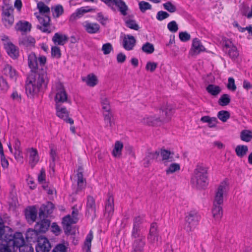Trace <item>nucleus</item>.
<instances>
[{"instance_id":"obj_1","label":"nucleus","mask_w":252,"mask_h":252,"mask_svg":"<svg viewBox=\"0 0 252 252\" xmlns=\"http://www.w3.org/2000/svg\"><path fill=\"white\" fill-rule=\"evenodd\" d=\"M49 79L46 70L42 69L37 73L30 75L27 78L26 84V92L29 97H33L37 94L43 88L46 87Z\"/></svg>"},{"instance_id":"obj_2","label":"nucleus","mask_w":252,"mask_h":252,"mask_svg":"<svg viewBox=\"0 0 252 252\" xmlns=\"http://www.w3.org/2000/svg\"><path fill=\"white\" fill-rule=\"evenodd\" d=\"M142 218L140 217L134 218L131 232V238L132 240L131 252H144L146 245V237L142 231Z\"/></svg>"},{"instance_id":"obj_3","label":"nucleus","mask_w":252,"mask_h":252,"mask_svg":"<svg viewBox=\"0 0 252 252\" xmlns=\"http://www.w3.org/2000/svg\"><path fill=\"white\" fill-rule=\"evenodd\" d=\"M208 168L203 164H198L191 177V183L197 188H203L207 185Z\"/></svg>"},{"instance_id":"obj_4","label":"nucleus","mask_w":252,"mask_h":252,"mask_svg":"<svg viewBox=\"0 0 252 252\" xmlns=\"http://www.w3.org/2000/svg\"><path fill=\"white\" fill-rule=\"evenodd\" d=\"M4 233V226L2 220L0 218V252H12L15 251V245L10 244V241H15V234L13 235H6L5 239L2 240V236Z\"/></svg>"},{"instance_id":"obj_5","label":"nucleus","mask_w":252,"mask_h":252,"mask_svg":"<svg viewBox=\"0 0 252 252\" xmlns=\"http://www.w3.org/2000/svg\"><path fill=\"white\" fill-rule=\"evenodd\" d=\"M46 63V58L45 56H41L37 58L35 53L32 52L28 55V66L34 73H37L41 71L42 69H44L43 67Z\"/></svg>"},{"instance_id":"obj_6","label":"nucleus","mask_w":252,"mask_h":252,"mask_svg":"<svg viewBox=\"0 0 252 252\" xmlns=\"http://www.w3.org/2000/svg\"><path fill=\"white\" fill-rule=\"evenodd\" d=\"M52 93L55 94V104H62L67 102L70 103L71 101L68 97V94L62 83L56 82L52 87Z\"/></svg>"},{"instance_id":"obj_7","label":"nucleus","mask_w":252,"mask_h":252,"mask_svg":"<svg viewBox=\"0 0 252 252\" xmlns=\"http://www.w3.org/2000/svg\"><path fill=\"white\" fill-rule=\"evenodd\" d=\"M201 218L198 213L191 210L186 214L185 217V229L188 232L193 231L198 225Z\"/></svg>"},{"instance_id":"obj_8","label":"nucleus","mask_w":252,"mask_h":252,"mask_svg":"<svg viewBox=\"0 0 252 252\" xmlns=\"http://www.w3.org/2000/svg\"><path fill=\"white\" fill-rule=\"evenodd\" d=\"M228 190L227 183L226 181L221 182L215 190L213 204L222 205L224 198L226 195Z\"/></svg>"},{"instance_id":"obj_9","label":"nucleus","mask_w":252,"mask_h":252,"mask_svg":"<svg viewBox=\"0 0 252 252\" xmlns=\"http://www.w3.org/2000/svg\"><path fill=\"white\" fill-rule=\"evenodd\" d=\"M10 244L15 245V251L19 249L20 252H33V248L31 245L25 244V240L21 232L15 233V241H10Z\"/></svg>"},{"instance_id":"obj_10","label":"nucleus","mask_w":252,"mask_h":252,"mask_svg":"<svg viewBox=\"0 0 252 252\" xmlns=\"http://www.w3.org/2000/svg\"><path fill=\"white\" fill-rule=\"evenodd\" d=\"M157 228L158 226L156 223H152L147 236L149 242L151 244L156 246H158L161 244V239L158 236Z\"/></svg>"},{"instance_id":"obj_11","label":"nucleus","mask_w":252,"mask_h":252,"mask_svg":"<svg viewBox=\"0 0 252 252\" xmlns=\"http://www.w3.org/2000/svg\"><path fill=\"white\" fill-rule=\"evenodd\" d=\"M56 115L60 118L63 120L66 123L71 125L73 124L74 121L71 118H68L69 111L62 104H55Z\"/></svg>"},{"instance_id":"obj_12","label":"nucleus","mask_w":252,"mask_h":252,"mask_svg":"<svg viewBox=\"0 0 252 252\" xmlns=\"http://www.w3.org/2000/svg\"><path fill=\"white\" fill-rule=\"evenodd\" d=\"M40 25L37 26V28L43 32L50 33L49 30L50 18L48 15L41 14L36 15Z\"/></svg>"},{"instance_id":"obj_13","label":"nucleus","mask_w":252,"mask_h":252,"mask_svg":"<svg viewBox=\"0 0 252 252\" xmlns=\"http://www.w3.org/2000/svg\"><path fill=\"white\" fill-rule=\"evenodd\" d=\"M2 20L5 27L10 28L13 24L14 18L13 9L11 8L4 9L2 12Z\"/></svg>"},{"instance_id":"obj_14","label":"nucleus","mask_w":252,"mask_h":252,"mask_svg":"<svg viewBox=\"0 0 252 252\" xmlns=\"http://www.w3.org/2000/svg\"><path fill=\"white\" fill-rule=\"evenodd\" d=\"M50 225L49 220L47 219L41 220L36 223L33 230H30L28 231L27 235L28 236L30 232H34L36 235L39 233H44L48 229Z\"/></svg>"},{"instance_id":"obj_15","label":"nucleus","mask_w":252,"mask_h":252,"mask_svg":"<svg viewBox=\"0 0 252 252\" xmlns=\"http://www.w3.org/2000/svg\"><path fill=\"white\" fill-rule=\"evenodd\" d=\"M96 204L94 198L90 195L87 197L86 204V215L92 217L93 219L95 217Z\"/></svg>"},{"instance_id":"obj_16","label":"nucleus","mask_w":252,"mask_h":252,"mask_svg":"<svg viewBox=\"0 0 252 252\" xmlns=\"http://www.w3.org/2000/svg\"><path fill=\"white\" fill-rule=\"evenodd\" d=\"M205 48L202 45L200 40L198 38H194L192 40L191 48L189 51V54L191 56L198 55L201 52L205 51Z\"/></svg>"},{"instance_id":"obj_17","label":"nucleus","mask_w":252,"mask_h":252,"mask_svg":"<svg viewBox=\"0 0 252 252\" xmlns=\"http://www.w3.org/2000/svg\"><path fill=\"white\" fill-rule=\"evenodd\" d=\"M114 211V198L110 193H108L105 202V215L107 218H110L113 214Z\"/></svg>"},{"instance_id":"obj_18","label":"nucleus","mask_w":252,"mask_h":252,"mask_svg":"<svg viewBox=\"0 0 252 252\" xmlns=\"http://www.w3.org/2000/svg\"><path fill=\"white\" fill-rule=\"evenodd\" d=\"M136 39L132 35H125L122 41V45L127 51L132 50L135 45Z\"/></svg>"},{"instance_id":"obj_19","label":"nucleus","mask_w":252,"mask_h":252,"mask_svg":"<svg viewBox=\"0 0 252 252\" xmlns=\"http://www.w3.org/2000/svg\"><path fill=\"white\" fill-rule=\"evenodd\" d=\"M51 248L50 244L47 238L41 237L38 240L36 247V252H49Z\"/></svg>"},{"instance_id":"obj_20","label":"nucleus","mask_w":252,"mask_h":252,"mask_svg":"<svg viewBox=\"0 0 252 252\" xmlns=\"http://www.w3.org/2000/svg\"><path fill=\"white\" fill-rule=\"evenodd\" d=\"M161 111L162 114L159 118L160 122L167 121L172 114L173 108L171 105L166 104L162 107Z\"/></svg>"},{"instance_id":"obj_21","label":"nucleus","mask_w":252,"mask_h":252,"mask_svg":"<svg viewBox=\"0 0 252 252\" xmlns=\"http://www.w3.org/2000/svg\"><path fill=\"white\" fill-rule=\"evenodd\" d=\"M4 48L8 55L13 59H16L19 56L18 49L11 42L8 41L4 43Z\"/></svg>"},{"instance_id":"obj_22","label":"nucleus","mask_w":252,"mask_h":252,"mask_svg":"<svg viewBox=\"0 0 252 252\" xmlns=\"http://www.w3.org/2000/svg\"><path fill=\"white\" fill-rule=\"evenodd\" d=\"M212 214L215 220L219 222L223 215V210L222 205L213 204Z\"/></svg>"},{"instance_id":"obj_23","label":"nucleus","mask_w":252,"mask_h":252,"mask_svg":"<svg viewBox=\"0 0 252 252\" xmlns=\"http://www.w3.org/2000/svg\"><path fill=\"white\" fill-rule=\"evenodd\" d=\"M160 155L162 158L163 163L166 165L168 162H172L174 160L173 156L174 153L165 149L160 150Z\"/></svg>"},{"instance_id":"obj_24","label":"nucleus","mask_w":252,"mask_h":252,"mask_svg":"<svg viewBox=\"0 0 252 252\" xmlns=\"http://www.w3.org/2000/svg\"><path fill=\"white\" fill-rule=\"evenodd\" d=\"M68 38L65 34L60 32L56 33L52 37V41L55 44L58 45H63L68 41Z\"/></svg>"},{"instance_id":"obj_25","label":"nucleus","mask_w":252,"mask_h":252,"mask_svg":"<svg viewBox=\"0 0 252 252\" xmlns=\"http://www.w3.org/2000/svg\"><path fill=\"white\" fill-rule=\"evenodd\" d=\"M31 28V24L26 21H19L15 25L16 30L22 32H30Z\"/></svg>"},{"instance_id":"obj_26","label":"nucleus","mask_w":252,"mask_h":252,"mask_svg":"<svg viewBox=\"0 0 252 252\" xmlns=\"http://www.w3.org/2000/svg\"><path fill=\"white\" fill-rule=\"evenodd\" d=\"M35 39L31 36L23 35L19 39V43L20 45L27 47L34 46Z\"/></svg>"},{"instance_id":"obj_27","label":"nucleus","mask_w":252,"mask_h":252,"mask_svg":"<svg viewBox=\"0 0 252 252\" xmlns=\"http://www.w3.org/2000/svg\"><path fill=\"white\" fill-rule=\"evenodd\" d=\"M29 163L32 167L39 161V156L37 150L34 148H31L29 150Z\"/></svg>"},{"instance_id":"obj_28","label":"nucleus","mask_w":252,"mask_h":252,"mask_svg":"<svg viewBox=\"0 0 252 252\" xmlns=\"http://www.w3.org/2000/svg\"><path fill=\"white\" fill-rule=\"evenodd\" d=\"M159 155V152L156 151L154 152H148L147 153L145 158L144 159L143 165L144 167H148L151 163L153 159L157 158Z\"/></svg>"},{"instance_id":"obj_29","label":"nucleus","mask_w":252,"mask_h":252,"mask_svg":"<svg viewBox=\"0 0 252 252\" xmlns=\"http://www.w3.org/2000/svg\"><path fill=\"white\" fill-rule=\"evenodd\" d=\"M92 10V9L89 8V7H82L80 8H78L76 10L75 13H73L71 15L70 19L71 20L74 21L76 19L82 17L85 13L91 12Z\"/></svg>"},{"instance_id":"obj_30","label":"nucleus","mask_w":252,"mask_h":252,"mask_svg":"<svg viewBox=\"0 0 252 252\" xmlns=\"http://www.w3.org/2000/svg\"><path fill=\"white\" fill-rule=\"evenodd\" d=\"M82 81L91 87H94L98 83L97 77L94 74H89L86 77L82 78Z\"/></svg>"},{"instance_id":"obj_31","label":"nucleus","mask_w":252,"mask_h":252,"mask_svg":"<svg viewBox=\"0 0 252 252\" xmlns=\"http://www.w3.org/2000/svg\"><path fill=\"white\" fill-rule=\"evenodd\" d=\"M200 121L204 123H207L208 126L210 128H213L217 126L218 121L216 117H211L209 116H205L201 117Z\"/></svg>"},{"instance_id":"obj_32","label":"nucleus","mask_w":252,"mask_h":252,"mask_svg":"<svg viewBox=\"0 0 252 252\" xmlns=\"http://www.w3.org/2000/svg\"><path fill=\"white\" fill-rule=\"evenodd\" d=\"M3 73L8 76L10 78L15 80L17 76V72L15 69L8 64H6L3 69Z\"/></svg>"},{"instance_id":"obj_33","label":"nucleus","mask_w":252,"mask_h":252,"mask_svg":"<svg viewBox=\"0 0 252 252\" xmlns=\"http://www.w3.org/2000/svg\"><path fill=\"white\" fill-rule=\"evenodd\" d=\"M86 31L89 33H95L100 29L98 24L96 23H86L84 26Z\"/></svg>"},{"instance_id":"obj_34","label":"nucleus","mask_w":252,"mask_h":252,"mask_svg":"<svg viewBox=\"0 0 252 252\" xmlns=\"http://www.w3.org/2000/svg\"><path fill=\"white\" fill-rule=\"evenodd\" d=\"M123 148V144L119 141L115 142L114 148L112 151V155L115 158H120L122 155V151Z\"/></svg>"},{"instance_id":"obj_35","label":"nucleus","mask_w":252,"mask_h":252,"mask_svg":"<svg viewBox=\"0 0 252 252\" xmlns=\"http://www.w3.org/2000/svg\"><path fill=\"white\" fill-rule=\"evenodd\" d=\"M82 168L80 167L78 169V172L77 173V178H78V182H77V191H78L79 190H82L83 189L85 188L86 187V183L83 178V175L82 173Z\"/></svg>"},{"instance_id":"obj_36","label":"nucleus","mask_w":252,"mask_h":252,"mask_svg":"<svg viewBox=\"0 0 252 252\" xmlns=\"http://www.w3.org/2000/svg\"><path fill=\"white\" fill-rule=\"evenodd\" d=\"M206 91L212 95L216 96L221 91L220 87L213 84H210L206 87Z\"/></svg>"},{"instance_id":"obj_37","label":"nucleus","mask_w":252,"mask_h":252,"mask_svg":"<svg viewBox=\"0 0 252 252\" xmlns=\"http://www.w3.org/2000/svg\"><path fill=\"white\" fill-rule=\"evenodd\" d=\"M235 151L236 155L239 158L245 156L248 152V147L246 145H239L236 146Z\"/></svg>"},{"instance_id":"obj_38","label":"nucleus","mask_w":252,"mask_h":252,"mask_svg":"<svg viewBox=\"0 0 252 252\" xmlns=\"http://www.w3.org/2000/svg\"><path fill=\"white\" fill-rule=\"evenodd\" d=\"M54 208V205L51 202H48L47 205L44 207V209L41 208L39 212V216L41 219L44 217V213L46 212L47 214L52 213Z\"/></svg>"},{"instance_id":"obj_39","label":"nucleus","mask_w":252,"mask_h":252,"mask_svg":"<svg viewBox=\"0 0 252 252\" xmlns=\"http://www.w3.org/2000/svg\"><path fill=\"white\" fill-rule=\"evenodd\" d=\"M114 5L118 7L122 15L124 16L127 15L128 7L124 1L122 0H117Z\"/></svg>"},{"instance_id":"obj_40","label":"nucleus","mask_w":252,"mask_h":252,"mask_svg":"<svg viewBox=\"0 0 252 252\" xmlns=\"http://www.w3.org/2000/svg\"><path fill=\"white\" fill-rule=\"evenodd\" d=\"M221 43L224 51H227V50L236 45L235 42L232 39H229L226 37H222Z\"/></svg>"},{"instance_id":"obj_41","label":"nucleus","mask_w":252,"mask_h":252,"mask_svg":"<svg viewBox=\"0 0 252 252\" xmlns=\"http://www.w3.org/2000/svg\"><path fill=\"white\" fill-rule=\"evenodd\" d=\"M141 122L148 125H158L160 122L159 118H155L152 116H146L143 118Z\"/></svg>"},{"instance_id":"obj_42","label":"nucleus","mask_w":252,"mask_h":252,"mask_svg":"<svg viewBox=\"0 0 252 252\" xmlns=\"http://www.w3.org/2000/svg\"><path fill=\"white\" fill-rule=\"evenodd\" d=\"M103 116L105 127H112L113 125L114 124V122L112 120V114L110 112V111H109L108 112L104 113Z\"/></svg>"},{"instance_id":"obj_43","label":"nucleus","mask_w":252,"mask_h":252,"mask_svg":"<svg viewBox=\"0 0 252 252\" xmlns=\"http://www.w3.org/2000/svg\"><path fill=\"white\" fill-rule=\"evenodd\" d=\"M100 102L102 108L105 112H108L110 111L109 100L105 95H101L100 98Z\"/></svg>"},{"instance_id":"obj_44","label":"nucleus","mask_w":252,"mask_h":252,"mask_svg":"<svg viewBox=\"0 0 252 252\" xmlns=\"http://www.w3.org/2000/svg\"><path fill=\"white\" fill-rule=\"evenodd\" d=\"M26 218L29 221H31L32 222L34 221L37 217V211L34 207L31 208L30 210L26 212Z\"/></svg>"},{"instance_id":"obj_45","label":"nucleus","mask_w":252,"mask_h":252,"mask_svg":"<svg viewBox=\"0 0 252 252\" xmlns=\"http://www.w3.org/2000/svg\"><path fill=\"white\" fill-rule=\"evenodd\" d=\"M63 8L60 4L57 5L52 7L53 16L54 18H58L63 13Z\"/></svg>"},{"instance_id":"obj_46","label":"nucleus","mask_w":252,"mask_h":252,"mask_svg":"<svg viewBox=\"0 0 252 252\" xmlns=\"http://www.w3.org/2000/svg\"><path fill=\"white\" fill-rule=\"evenodd\" d=\"M93 238V232L91 230L87 235L84 243V249L86 248V252H90L91 248V242Z\"/></svg>"},{"instance_id":"obj_47","label":"nucleus","mask_w":252,"mask_h":252,"mask_svg":"<svg viewBox=\"0 0 252 252\" xmlns=\"http://www.w3.org/2000/svg\"><path fill=\"white\" fill-rule=\"evenodd\" d=\"M232 59H236L239 56V51L236 45L225 51Z\"/></svg>"},{"instance_id":"obj_48","label":"nucleus","mask_w":252,"mask_h":252,"mask_svg":"<svg viewBox=\"0 0 252 252\" xmlns=\"http://www.w3.org/2000/svg\"><path fill=\"white\" fill-rule=\"evenodd\" d=\"M241 12L243 15L246 16L248 18H252V5L250 9L249 6L243 5L241 8Z\"/></svg>"},{"instance_id":"obj_49","label":"nucleus","mask_w":252,"mask_h":252,"mask_svg":"<svg viewBox=\"0 0 252 252\" xmlns=\"http://www.w3.org/2000/svg\"><path fill=\"white\" fill-rule=\"evenodd\" d=\"M180 169V164L177 163H173L169 166V167L166 169L165 172L167 175H169L179 171Z\"/></svg>"},{"instance_id":"obj_50","label":"nucleus","mask_w":252,"mask_h":252,"mask_svg":"<svg viewBox=\"0 0 252 252\" xmlns=\"http://www.w3.org/2000/svg\"><path fill=\"white\" fill-rule=\"evenodd\" d=\"M241 139L244 141L250 142L252 139V132L248 130H243L241 133Z\"/></svg>"},{"instance_id":"obj_51","label":"nucleus","mask_w":252,"mask_h":252,"mask_svg":"<svg viewBox=\"0 0 252 252\" xmlns=\"http://www.w3.org/2000/svg\"><path fill=\"white\" fill-rule=\"evenodd\" d=\"M37 8L40 13V15H48L50 12L49 7L46 5L43 2H39L37 3Z\"/></svg>"},{"instance_id":"obj_52","label":"nucleus","mask_w":252,"mask_h":252,"mask_svg":"<svg viewBox=\"0 0 252 252\" xmlns=\"http://www.w3.org/2000/svg\"><path fill=\"white\" fill-rule=\"evenodd\" d=\"M230 102V96L227 94H223L220 97L218 103L220 105L224 106L227 105Z\"/></svg>"},{"instance_id":"obj_53","label":"nucleus","mask_w":252,"mask_h":252,"mask_svg":"<svg viewBox=\"0 0 252 252\" xmlns=\"http://www.w3.org/2000/svg\"><path fill=\"white\" fill-rule=\"evenodd\" d=\"M217 116L220 121L224 123L230 118V114L227 111L221 110L218 112Z\"/></svg>"},{"instance_id":"obj_54","label":"nucleus","mask_w":252,"mask_h":252,"mask_svg":"<svg viewBox=\"0 0 252 252\" xmlns=\"http://www.w3.org/2000/svg\"><path fill=\"white\" fill-rule=\"evenodd\" d=\"M142 50L144 53L150 54L154 52L155 48L152 44L149 42H146L145 44L143 45Z\"/></svg>"},{"instance_id":"obj_55","label":"nucleus","mask_w":252,"mask_h":252,"mask_svg":"<svg viewBox=\"0 0 252 252\" xmlns=\"http://www.w3.org/2000/svg\"><path fill=\"white\" fill-rule=\"evenodd\" d=\"M0 155L1 157V165L3 168H7L9 163L8 160L5 158L2 144H0Z\"/></svg>"},{"instance_id":"obj_56","label":"nucleus","mask_w":252,"mask_h":252,"mask_svg":"<svg viewBox=\"0 0 252 252\" xmlns=\"http://www.w3.org/2000/svg\"><path fill=\"white\" fill-rule=\"evenodd\" d=\"M126 26L132 30L138 31L139 29L138 25L136 23V21L131 19H127L125 21Z\"/></svg>"},{"instance_id":"obj_57","label":"nucleus","mask_w":252,"mask_h":252,"mask_svg":"<svg viewBox=\"0 0 252 252\" xmlns=\"http://www.w3.org/2000/svg\"><path fill=\"white\" fill-rule=\"evenodd\" d=\"M138 5L140 11L143 13H144L147 10L152 8V5L149 2L145 1L139 2Z\"/></svg>"},{"instance_id":"obj_58","label":"nucleus","mask_w":252,"mask_h":252,"mask_svg":"<svg viewBox=\"0 0 252 252\" xmlns=\"http://www.w3.org/2000/svg\"><path fill=\"white\" fill-rule=\"evenodd\" d=\"M164 8L170 13L175 12L177 10L175 5L172 4L171 2L168 1L163 4Z\"/></svg>"},{"instance_id":"obj_59","label":"nucleus","mask_w":252,"mask_h":252,"mask_svg":"<svg viewBox=\"0 0 252 252\" xmlns=\"http://www.w3.org/2000/svg\"><path fill=\"white\" fill-rule=\"evenodd\" d=\"M101 50L104 55H108L113 51V48L111 43H107L103 44Z\"/></svg>"},{"instance_id":"obj_60","label":"nucleus","mask_w":252,"mask_h":252,"mask_svg":"<svg viewBox=\"0 0 252 252\" xmlns=\"http://www.w3.org/2000/svg\"><path fill=\"white\" fill-rule=\"evenodd\" d=\"M167 28L172 32H176L178 30V26L175 21H172L167 24Z\"/></svg>"},{"instance_id":"obj_61","label":"nucleus","mask_w":252,"mask_h":252,"mask_svg":"<svg viewBox=\"0 0 252 252\" xmlns=\"http://www.w3.org/2000/svg\"><path fill=\"white\" fill-rule=\"evenodd\" d=\"M51 55L53 57L60 58L61 56V52L59 47L55 46L51 48Z\"/></svg>"},{"instance_id":"obj_62","label":"nucleus","mask_w":252,"mask_h":252,"mask_svg":"<svg viewBox=\"0 0 252 252\" xmlns=\"http://www.w3.org/2000/svg\"><path fill=\"white\" fill-rule=\"evenodd\" d=\"M169 16V14L163 11H159L157 14L156 18L158 21H162L167 18Z\"/></svg>"},{"instance_id":"obj_63","label":"nucleus","mask_w":252,"mask_h":252,"mask_svg":"<svg viewBox=\"0 0 252 252\" xmlns=\"http://www.w3.org/2000/svg\"><path fill=\"white\" fill-rule=\"evenodd\" d=\"M158 66V63L155 62H148L146 66V69L154 72Z\"/></svg>"},{"instance_id":"obj_64","label":"nucleus","mask_w":252,"mask_h":252,"mask_svg":"<svg viewBox=\"0 0 252 252\" xmlns=\"http://www.w3.org/2000/svg\"><path fill=\"white\" fill-rule=\"evenodd\" d=\"M227 88L232 91H235L236 90V86L235 84L234 79L232 77H229L228 80Z\"/></svg>"}]
</instances>
